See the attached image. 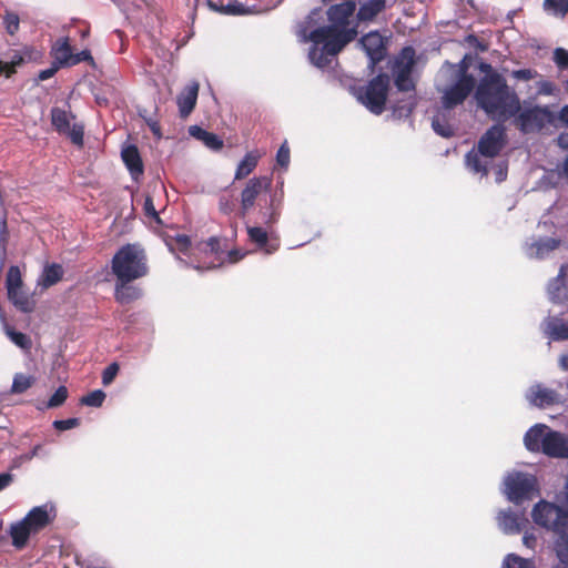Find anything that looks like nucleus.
I'll list each match as a JSON object with an SVG mask.
<instances>
[{
	"label": "nucleus",
	"mask_w": 568,
	"mask_h": 568,
	"mask_svg": "<svg viewBox=\"0 0 568 568\" xmlns=\"http://www.w3.org/2000/svg\"><path fill=\"white\" fill-rule=\"evenodd\" d=\"M354 1L331 6L326 13L314 9L297 24L296 36L302 43L311 42L308 59L317 68L328 65L342 49L357 36Z\"/></svg>",
	"instance_id": "f257e3e1"
},
{
	"label": "nucleus",
	"mask_w": 568,
	"mask_h": 568,
	"mask_svg": "<svg viewBox=\"0 0 568 568\" xmlns=\"http://www.w3.org/2000/svg\"><path fill=\"white\" fill-rule=\"evenodd\" d=\"M477 105L493 120H510L519 95L498 72L485 74L475 90Z\"/></svg>",
	"instance_id": "f03ea898"
},
{
	"label": "nucleus",
	"mask_w": 568,
	"mask_h": 568,
	"mask_svg": "<svg viewBox=\"0 0 568 568\" xmlns=\"http://www.w3.org/2000/svg\"><path fill=\"white\" fill-rule=\"evenodd\" d=\"M511 124L524 135H546L555 131L552 105L532 100H518L511 114Z\"/></svg>",
	"instance_id": "7ed1b4c3"
},
{
	"label": "nucleus",
	"mask_w": 568,
	"mask_h": 568,
	"mask_svg": "<svg viewBox=\"0 0 568 568\" xmlns=\"http://www.w3.org/2000/svg\"><path fill=\"white\" fill-rule=\"evenodd\" d=\"M507 142L506 129L503 124L491 125L479 139L477 149H471L465 156L467 168L481 175L488 172V164L504 149Z\"/></svg>",
	"instance_id": "20e7f679"
},
{
	"label": "nucleus",
	"mask_w": 568,
	"mask_h": 568,
	"mask_svg": "<svg viewBox=\"0 0 568 568\" xmlns=\"http://www.w3.org/2000/svg\"><path fill=\"white\" fill-rule=\"evenodd\" d=\"M524 443L529 452H541L554 458H568V436L545 424L530 427L524 436Z\"/></svg>",
	"instance_id": "39448f33"
},
{
	"label": "nucleus",
	"mask_w": 568,
	"mask_h": 568,
	"mask_svg": "<svg viewBox=\"0 0 568 568\" xmlns=\"http://www.w3.org/2000/svg\"><path fill=\"white\" fill-rule=\"evenodd\" d=\"M145 254L135 244L122 246L112 258V272L120 281H134L148 273Z\"/></svg>",
	"instance_id": "423d86ee"
},
{
	"label": "nucleus",
	"mask_w": 568,
	"mask_h": 568,
	"mask_svg": "<svg viewBox=\"0 0 568 568\" xmlns=\"http://www.w3.org/2000/svg\"><path fill=\"white\" fill-rule=\"evenodd\" d=\"M448 71L454 77V82L442 91V105L445 110L462 104L475 88V77L467 72V67L464 62L459 64H449Z\"/></svg>",
	"instance_id": "0eeeda50"
},
{
	"label": "nucleus",
	"mask_w": 568,
	"mask_h": 568,
	"mask_svg": "<svg viewBox=\"0 0 568 568\" xmlns=\"http://www.w3.org/2000/svg\"><path fill=\"white\" fill-rule=\"evenodd\" d=\"M168 246L171 252H179L190 258V262L183 260L180 255H178V260L185 266H192L197 271L202 270H211L216 267L213 263H201L197 258H195V252L204 253L207 255H216L219 241L215 237H211L207 242L199 244L196 247H192L191 240L187 235L179 234L173 240L168 242Z\"/></svg>",
	"instance_id": "6e6552de"
},
{
	"label": "nucleus",
	"mask_w": 568,
	"mask_h": 568,
	"mask_svg": "<svg viewBox=\"0 0 568 568\" xmlns=\"http://www.w3.org/2000/svg\"><path fill=\"white\" fill-rule=\"evenodd\" d=\"M389 88V77L378 74L373 78L365 87H352V93L367 110L379 115L385 109L387 93Z\"/></svg>",
	"instance_id": "1a4fd4ad"
},
{
	"label": "nucleus",
	"mask_w": 568,
	"mask_h": 568,
	"mask_svg": "<svg viewBox=\"0 0 568 568\" xmlns=\"http://www.w3.org/2000/svg\"><path fill=\"white\" fill-rule=\"evenodd\" d=\"M531 516L536 525L557 536L568 532V514L554 503L538 501L532 508Z\"/></svg>",
	"instance_id": "9d476101"
},
{
	"label": "nucleus",
	"mask_w": 568,
	"mask_h": 568,
	"mask_svg": "<svg viewBox=\"0 0 568 568\" xmlns=\"http://www.w3.org/2000/svg\"><path fill=\"white\" fill-rule=\"evenodd\" d=\"M504 487L507 499L516 505L532 499L539 493L537 478L531 474L521 471L508 474L505 477Z\"/></svg>",
	"instance_id": "9b49d317"
},
{
	"label": "nucleus",
	"mask_w": 568,
	"mask_h": 568,
	"mask_svg": "<svg viewBox=\"0 0 568 568\" xmlns=\"http://www.w3.org/2000/svg\"><path fill=\"white\" fill-rule=\"evenodd\" d=\"M414 64L415 50L412 47L403 48L393 65L395 85L398 91H414V83L410 78Z\"/></svg>",
	"instance_id": "f8f14e48"
},
{
	"label": "nucleus",
	"mask_w": 568,
	"mask_h": 568,
	"mask_svg": "<svg viewBox=\"0 0 568 568\" xmlns=\"http://www.w3.org/2000/svg\"><path fill=\"white\" fill-rule=\"evenodd\" d=\"M50 115L51 124L55 131L70 138L75 145L81 146L83 144L84 128L80 123L71 125L74 115L70 111L55 106L51 109Z\"/></svg>",
	"instance_id": "ddd939ff"
},
{
	"label": "nucleus",
	"mask_w": 568,
	"mask_h": 568,
	"mask_svg": "<svg viewBox=\"0 0 568 568\" xmlns=\"http://www.w3.org/2000/svg\"><path fill=\"white\" fill-rule=\"evenodd\" d=\"M272 179L267 175L250 179L241 192V216H244L254 205L263 191H268Z\"/></svg>",
	"instance_id": "4468645a"
},
{
	"label": "nucleus",
	"mask_w": 568,
	"mask_h": 568,
	"mask_svg": "<svg viewBox=\"0 0 568 568\" xmlns=\"http://www.w3.org/2000/svg\"><path fill=\"white\" fill-rule=\"evenodd\" d=\"M57 517L53 504L45 503L33 507L24 517V523L31 528L34 535L48 527Z\"/></svg>",
	"instance_id": "2eb2a0df"
},
{
	"label": "nucleus",
	"mask_w": 568,
	"mask_h": 568,
	"mask_svg": "<svg viewBox=\"0 0 568 568\" xmlns=\"http://www.w3.org/2000/svg\"><path fill=\"white\" fill-rule=\"evenodd\" d=\"M530 405L535 407H547L562 402L561 396L542 384H535L528 388L525 395Z\"/></svg>",
	"instance_id": "dca6fc26"
},
{
	"label": "nucleus",
	"mask_w": 568,
	"mask_h": 568,
	"mask_svg": "<svg viewBox=\"0 0 568 568\" xmlns=\"http://www.w3.org/2000/svg\"><path fill=\"white\" fill-rule=\"evenodd\" d=\"M359 43L369 59L371 68H374L376 63L385 58L386 48L384 40L377 31L369 32L362 37Z\"/></svg>",
	"instance_id": "f3484780"
},
{
	"label": "nucleus",
	"mask_w": 568,
	"mask_h": 568,
	"mask_svg": "<svg viewBox=\"0 0 568 568\" xmlns=\"http://www.w3.org/2000/svg\"><path fill=\"white\" fill-rule=\"evenodd\" d=\"M499 528L507 535L518 534L527 519L525 513H514L511 509L501 510L497 516Z\"/></svg>",
	"instance_id": "a211bd4d"
},
{
	"label": "nucleus",
	"mask_w": 568,
	"mask_h": 568,
	"mask_svg": "<svg viewBox=\"0 0 568 568\" xmlns=\"http://www.w3.org/2000/svg\"><path fill=\"white\" fill-rule=\"evenodd\" d=\"M200 85L192 81L184 87L176 98L179 112L182 118H186L194 109L199 95Z\"/></svg>",
	"instance_id": "6ab92c4d"
},
{
	"label": "nucleus",
	"mask_w": 568,
	"mask_h": 568,
	"mask_svg": "<svg viewBox=\"0 0 568 568\" xmlns=\"http://www.w3.org/2000/svg\"><path fill=\"white\" fill-rule=\"evenodd\" d=\"M121 158L133 180L138 181L143 174V163L135 145H128L121 151Z\"/></svg>",
	"instance_id": "aec40b11"
},
{
	"label": "nucleus",
	"mask_w": 568,
	"mask_h": 568,
	"mask_svg": "<svg viewBox=\"0 0 568 568\" xmlns=\"http://www.w3.org/2000/svg\"><path fill=\"white\" fill-rule=\"evenodd\" d=\"M247 235L250 241L255 243L267 255L278 250V243L276 241L270 242L266 230L261 226H247Z\"/></svg>",
	"instance_id": "412c9836"
},
{
	"label": "nucleus",
	"mask_w": 568,
	"mask_h": 568,
	"mask_svg": "<svg viewBox=\"0 0 568 568\" xmlns=\"http://www.w3.org/2000/svg\"><path fill=\"white\" fill-rule=\"evenodd\" d=\"M544 333L552 341H568V322L559 317H548L544 321Z\"/></svg>",
	"instance_id": "4be33fe9"
},
{
	"label": "nucleus",
	"mask_w": 568,
	"mask_h": 568,
	"mask_svg": "<svg viewBox=\"0 0 568 568\" xmlns=\"http://www.w3.org/2000/svg\"><path fill=\"white\" fill-rule=\"evenodd\" d=\"M560 244V241L554 237H542L534 243L527 245L526 254L529 257L544 258L550 252L556 250Z\"/></svg>",
	"instance_id": "5701e85b"
},
{
	"label": "nucleus",
	"mask_w": 568,
	"mask_h": 568,
	"mask_svg": "<svg viewBox=\"0 0 568 568\" xmlns=\"http://www.w3.org/2000/svg\"><path fill=\"white\" fill-rule=\"evenodd\" d=\"M9 535L12 539V546L17 549H22L27 546L29 538L34 536V532L22 518L11 524Z\"/></svg>",
	"instance_id": "b1692460"
},
{
	"label": "nucleus",
	"mask_w": 568,
	"mask_h": 568,
	"mask_svg": "<svg viewBox=\"0 0 568 568\" xmlns=\"http://www.w3.org/2000/svg\"><path fill=\"white\" fill-rule=\"evenodd\" d=\"M132 281H120L116 280L115 284V300L121 304H129L141 296V290L134 285H131Z\"/></svg>",
	"instance_id": "393cba45"
},
{
	"label": "nucleus",
	"mask_w": 568,
	"mask_h": 568,
	"mask_svg": "<svg viewBox=\"0 0 568 568\" xmlns=\"http://www.w3.org/2000/svg\"><path fill=\"white\" fill-rule=\"evenodd\" d=\"M386 8V0H367L359 7L356 19L358 21H373Z\"/></svg>",
	"instance_id": "a878e982"
},
{
	"label": "nucleus",
	"mask_w": 568,
	"mask_h": 568,
	"mask_svg": "<svg viewBox=\"0 0 568 568\" xmlns=\"http://www.w3.org/2000/svg\"><path fill=\"white\" fill-rule=\"evenodd\" d=\"M450 110L442 108L432 120L433 130L443 138H450L454 135V128L448 122Z\"/></svg>",
	"instance_id": "bb28decb"
},
{
	"label": "nucleus",
	"mask_w": 568,
	"mask_h": 568,
	"mask_svg": "<svg viewBox=\"0 0 568 568\" xmlns=\"http://www.w3.org/2000/svg\"><path fill=\"white\" fill-rule=\"evenodd\" d=\"M403 92L406 93L407 97L402 100L396 101L392 105V113H393V116L396 119L408 118L416 105V99H415L414 91H403Z\"/></svg>",
	"instance_id": "cd10ccee"
},
{
	"label": "nucleus",
	"mask_w": 568,
	"mask_h": 568,
	"mask_svg": "<svg viewBox=\"0 0 568 568\" xmlns=\"http://www.w3.org/2000/svg\"><path fill=\"white\" fill-rule=\"evenodd\" d=\"M52 52L57 65H71L73 53L67 38L60 39L53 47Z\"/></svg>",
	"instance_id": "c85d7f7f"
},
{
	"label": "nucleus",
	"mask_w": 568,
	"mask_h": 568,
	"mask_svg": "<svg viewBox=\"0 0 568 568\" xmlns=\"http://www.w3.org/2000/svg\"><path fill=\"white\" fill-rule=\"evenodd\" d=\"M258 163V155L253 152H248L240 161L235 170L234 180H242L250 175Z\"/></svg>",
	"instance_id": "c756f323"
},
{
	"label": "nucleus",
	"mask_w": 568,
	"mask_h": 568,
	"mask_svg": "<svg viewBox=\"0 0 568 568\" xmlns=\"http://www.w3.org/2000/svg\"><path fill=\"white\" fill-rule=\"evenodd\" d=\"M0 320L4 323L6 334L13 344L22 349H29L31 347V339L26 334L14 331L6 323L4 314L2 313L1 308Z\"/></svg>",
	"instance_id": "7c9ffc66"
},
{
	"label": "nucleus",
	"mask_w": 568,
	"mask_h": 568,
	"mask_svg": "<svg viewBox=\"0 0 568 568\" xmlns=\"http://www.w3.org/2000/svg\"><path fill=\"white\" fill-rule=\"evenodd\" d=\"M8 298L18 310H20L23 313H29L33 310V302L22 291V288L8 292Z\"/></svg>",
	"instance_id": "2f4dec72"
},
{
	"label": "nucleus",
	"mask_w": 568,
	"mask_h": 568,
	"mask_svg": "<svg viewBox=\"0 0 568 568\" xmlns=\"http://www.w3.org/2000/svg\"><path fill=\"white\" fill-rule=\"evenodd\" d=\"M564 277H565V265L560 267L558 275L552 278L548 284V295L550 301L559 303L562 298L564 290Z\"/></svg>",
	"instance_id": "473e14b6"
},
{
	"label": "nucleus",
	"mask_w": 568,
	"mask_h": 568,
	"mask_svg": "<svg viewBox=\"0 0 568 568\" xmlns=\"http://www.w3.org/2000/svg\"><path fill=\"white\" fill-rule=\"evenodd\" d=\"M538 81L536 82V94L538 97H558L561 92L558 84L554 81L538 77Z\"/></svg>",
	"instance_id": "72a5a7b5"
},
{
	"label": "nucleus",
	"mask_w": 568,
	"mask_h": 568,
	"mask_svg": "<svg viewBox=\"0 0 568 568\" xmlns=\"http://www.w3.org/2000/svg\"><path fill=\"white\" fill-rule=\"evenodd\" d=\"M554 548L559 561L568 568V532L557 536Z\"/></svg>",
	"instance_id": "f704fd0d"
},
{
	"label": "nucleus",
	"mask_w": 568,
	"mask_h": 568,
	"mask_svg": "<svg viewBox=\"0 0 568 568\" xmlns=\"http://www.w3.org/2000/svg\"><path fill=\"white\" fill-rule=\"evenodd\" d=\"M544 10L554 17L564 18L568 12V0H545Z\"/></svg>",
	"instance_id": "c9c22d12"
},
{
	"label": "nucleus",
	"mask_w": 568,
	"mask_h": 568,
	"mask_svg": "<svg viewBox=\"0 0 568 568\" xmlns=\"http://www.w3.org/2000/svg\"><path fill=\"white\" fill-rule=\"evenodd\" d=\"M501 568H535V562L532 559L508 554L503 560Z\"/></svg>",
	"instance_id": "e433bc0d"
},
{
	"label": "nucleus",
	"mask_w": 568,
	"mask_h": 568,
	"mask_svg": "<svg viewBox=\"0 0 568 568\" xmlns=\"http://www.w3.org/2000/svg\"><path fill=\"white\" fill-rule=\"evenodd\" d=\"M62 267L58 264L49 265L44 268L42 274V284L45 287L52 286L58 283L62 277Z\"/></svg>",
	"instance_id": "4c0bfd02"
},
{
	"label": "nucleus",
	"mask_w": 568,
	"mask_h": 568,
	"mask_svg": "<svg viewBox=\"0 0 568 568\" xmlns=\"http://www.w3.org/2000/svg\"><path fill=\"white\" fill-rule=\"evenodd\" d=\"M7 291H17L18 288H22V278L20 268L16 265H12L8 270L7 274Z\"/></svg>",
	"instance_id": "58836bf2"
},
{
	"label": "nucleus",
	"mask_w": 568,
	"mask_h": 568,
	"mask_svg": "<svg viewBox=\"0 0 568 568\" xmlns=\"http://www.w3.org/2000/svg\"><path fill=\"white\" fill-rule=\"evenodd\" d=\"M33 377L24 375V374H17L13 378L11 390L16 394H21L26 392L28 388L31 387L33 384Z\"/></svg>",
	"instance_id": "ea45409f"
},
{
	"label": "nucleus",
	"mask_w": 568,
	"mask_h": 568,
	"mask_svg": "<svg viewBox=\"0 0 568 568\" xmlns=\"http://www.w3.org/2000/svg\"><path fill=\"white\" fill-rule=\"evenodd\" d=\"M105 399V393L95 389L81 398V404L89 407H101Z\"/></svg>",
	"instance_id": "a19ab883"
},
{
	"label": "nucleus",
	"mask_w": 568,
	"mask_h": 568,
	"mask_svg": "<svg viewBox=\"0 0 568 568\" xmlns=\"http://www.w3.org/2000/svg\"><path fill=\"white\" fill-rule=\"evenodd\" d=\"M222 11L231 16H245L255 12L253 8H248L242 2L237 1L227 3L225 7H223Z\"/></svg>",
	"instance_id": "79ce46f5"
},
{
	"label": "nucleus",
	"mask_w": 568,
	"mask_h": 568,
	"mask_svg": "<svg viewBox=\"0 0 568 568\" xmlns=\"http://www.w3.org/2000/svg\"><path fill=\"white\" fill-rule=\"evenodd\" d=\"M68 394V388L65 386L58 387L54 394L44 404V408H57L61 406L67 400Z\"/></svg>",
	"instance_id": "37998d69"
},
{
	"label": "nucleus",
	"mask_w": 568,
	"mask_h": 568,
	"mask_svg": "<svg viewBox=\"0 0 568 568\" xmlns=\"http://www.w3.org/2000/svg\"><path fill=\"white\" fill-rule=\"evenodd\" d=\"M283 197V192H280V194L275 193L271 196L270 200V207L271 212L265 221L266 224H274L277 222L280 213L277 211V206L280 205Z\"/></svg>",
	"instance_id": "c03bdc74"
},
{
	"label": "nucleus",
	"mask_w": 568,
	"mask_h": 568,
	"mask_svg": "<svg viewBox=\"0 0 568 568\" xmlns=\"http://www.w3.org/2000/svg\"><path fill=\"white\" fill-rule=\"evenodd\" d=\"M552 60L560 70L568 68V50L556 48L554 50Z\"/></svg>",
	"instance_id": "a18cd8bd"
},
{
	"label": "nucleus",
	"mask_w": 568,
	"mask_h": 568,
	"mask_svg": "<svg viewBox=\"0 0 568 568\" xmlns=\"http://www.w3.org/2000/svg\"><path fill=\"white\" fill-rule=\"evenodd\" d=\"M119 369V364L115 362L108 365L102 372V384L104 386L110 385L118 375Z\"/></svg>",
	"instance_id": "49530a36"
},
{
	"label": "nucleus",
	"mask_w": 568,
	"mask_h": 568,
	"mask_svg": "<svg viewBox=\"0 0 568 568\" xmlns=\"http://www.w3.org/2000/svg\"><path fill=\"white\" fill-rule=\"evenodd\" d=\"M235 209V201L233 196L222 195L219 199V210L225 215H231Z\"/></svg>",
	"instance_id": "de8ad7c7"
},
{
	"label": "nucleus",
	"mask_w": 568,
	"mask_h": 568,
	"mask_svg": "<svg viewBox=\"0 0 568 568\" xmlns=\"http://www.w3.org/2000/svg\"><path fill=\"white\" fill-rule=\"evenodd\" d=\"M291 155H290V148L287 145V142H284L276 153V162L282 168H287L290 164Z\"/></svg>",
	"instance_id": "09e8293b"
},
{
	"label": "nucleus",
	"mask_w": 568,
	"mask_h": 568,
	"mask_svg": "<svg viewBox=\"0 0 568 568\" xmlns=\"http://www.w3.org/2000/svg\"><path fill=\"white\" fill-rule=\"evenodd\" d=\"M511 77L519 81H529L539 77V73L534 69H519L511 72Z\"/></svg>",
	"instance_id": "8fccbe9b"
},
{
	"label": "nucleus",
	"mask_w": 568,
	"mask_h": 568,
	"mask_svg": "<svg viewBox=\"0 0 568 568\" xmlns=\"http://www.w3.org/2000/svg\"><path fill=\"white\" fill-rule=\"evenodd\" d=\"M552 114L555 115V130L559 126H568V104L560 108L558 112L552 108Z\"/></svg>",
	"instance_id": "3c124183"
},
{
	"label": "nucleus",
	"mask_w": 568,
	"mask_h": 568,
	"mask_svg": "<svg viewBox=\"0 0 568 568\" xmlns=\"http://www.w3.org/2000/svg\"><path fill=\"white\" fill-rule=\"evenodd\" d=\"M201 141L205 146L213 151H219L223 146V141L220 139V136L212 132H209Z\"/></svg>",
	"instance_id": "603ef678"
},
{
	"label": "nucleus",
	"mask_w": 568,
	"mask_h": 568,
	"mask_svg": "<svg viewBox=\"0 0 568 568\" xmlns=\"http://www.w3.org/2000/svg\"><path fill=\"white\" fill-rule=\"evenodd\" d=\"M143 211H144V214L148 217L152 219L154 222H156L159 224L161 223V219L159 216V212L155 210L154 204H153V200L149 195L144 200Z\"/></svg>",
	"instance_id": "864d4df0"
},
{
	"label": "nucleus",
	"mask_w": 568,
	"mask_h": 568,
	"mask_svg": "<svg viewBox=\"0 0 568 568\" xmlns=\"http://www.w3.org/2000/svg\"><path fill=\"white\" fill-rule=\"evenodd\" d=\"M3 23L8 33L14 34L19 29V17L16 13H7Z\"/></svg>",
	"instance_id": "5fc2aeb1"
},
{
	"label": "nucleus",
	"mask_w": 568,
	"mask_h": 568,
	"mask_svg": "<svg viewBox=\"0 0 568 568\" xmlns=\"http://www.w3.org/2000/svg\"><path fill=\"white\" fill-rule=\"evenodd\" d=\"M23 61V57L19 52H14L9 61L3 62V64H8L6 77L9 78L12 73H14L16 68L22 64Z\"/></svg>",
	"instance_id": "6e6d98bb"
},
{
	"label": "nucleus",
	"mask_w": 568,
	"mask_h": 568,
	"mask_svg": "<svg viewBox=\"0 0 568 568\" xmlns=\"http://www.w3.org/2000/svg\"><path fill=\"white\" fill-rule=\"evenodd\" d=\"M80 424L79 418H68L61 420H54L53 427L58 430H68L77 427Z\"/></svg>",
	"instance_id": "4d7b16f0"
},
{
	"label": "nucleus",
	"mask_w": 568,
	"mask_h": 568,
	"mask_svg": "<svg viewBox=\"0 0 568 568\" xmlns=\"http://www.w3.org/2000/svg\"><path fill=\"white\" fill-rule=\"evenodd\" d=\"M7 241H8L7 217H6V214H3L0 220V250H1L2 255H4V253H6Z\"/></svg>",
	"instance_id": "13d9d810"
},
{
	"label": "nucleus",
	"mask_w": 568,
	"mask_h": 568,
	"mask_svg": "<svg viewBox=\"0 0 568 568\" xmlns=\"http://www.w3.org/2000/svg\"><path fill=\"white\" fill-rule=\"evenodd\" d=\"M45 455L41 445H36L29 453L22 455L20 458L23 462H30L34 457H39Z\"/></svg>",
	"instance_id": "bf43d9fd"
},
{
	"label": "nucleus",
	"mask_w": 568,
	"mask_h": 568,
	"mask_svg": "<svg viewBox=\"0 0 568 568\" xmlns=\"http://www.w3.org/2000/svg\"><path fill=\"white\" fill-rule=\"evenodd\" d=\"M59 65H57L54 62L52 63V65L45 70H42L39 72L38 74V80L39 81H44V80H48L50 78H52L55 72L59 70Z\"/></svg>",
	"instance_id": "052dcab7"
},
{
	"label": "nucleus",
	"mask_w": 568,
	"mask_h": 568,
	"mask_svg": "<svg viewBox=\"0 0 568 568\" xmlns=\"http://www.w3.org/2000/svg\"><path fill=\"white\" fill-rule=\"evenodd\" d=\"M92 61V57L89 50H83L72 55L71 65H75L82 61Z\"/></svg>",
	"instance_id": "680f3d73"
},
{
	"label": "nucleus",
	"mask_w": 568,
	"mask_h": 568,
	"mask_svg": "<svg viewBox=\"0 0 568 568\" xmlns=\"http://www.w3.org/2000/svg\"><path fill=\"white\" fill-rule=\"evenodd\" d=\"M13 481V476L10 473L0 474V491L4 490Z\"/></svg>",
	"instance_id": "e2e57ef3"
},
{
	"label": "nucleus",
	"mask_w": 568,
	"mask_h": 568,
	"mask_svg": "<svg viewBox=\"0 0 568 568\" xmlns=\"http://www.w3.org/2000/svg\"><path fill=\"white\" fill-rule=\"evenodd\" d=\"M189 133H190L193 138H195V139H197V140H202V139H203V138L209 133V131H205V130H203L202 128H200V126H197V125H192V126H190V129H189Z\"/></svg>",
	"instance_id": "0e129e2a"
},
{
	"label": "nucleus",
	"mask_w": 568,
	"mask_h": 568,
	"mask_svg": "<svg viewBox=\"0 0 568 568\" xmlns=\"http://www.w3.org/2000/svg\"><path fill=\"white\" fill-rule=\"evenodd\" d=\"M245 255H246V253H245V252H244V253H242V252H240V251L235 250V251H230V252H229V254H227V258H229V261H230L231 263H235V262H237V261L242 260Z\"/></svg>",
	"instance_id": "69168bd1"
},
{
	"label": "nucleus",
	"mask_w": 568,
	"mask_h": 568,
	"mask_svg": "<svg viewBox=\"0 0 568 568\" xmlns=\"http://www.w3.org/2000/svg\"><path fill=\"white\" fill-rule=\"evenodd\" d=\"M506 176H507V166L506 165H499L497 168V171H496V181L498 183H500L504 180H506Z\"/></svg>",
	"instance_id": "338daca9"
},
{
	"label": "nucleus",
	"mask_w": 568,
	"mask_h": 568,
	"mask_svg": "<svg viewBox=\"0 0 568 568\" xmlns=\"http://www.w3.org/2000/svg\"><path fill=\"white\" fill-rule=\"evenodd\" d=\"M557 142L561 149L568 150V133H561L558 136Z\"/></svg>",
	"instance_id": "774afa93"
}]
</instances>
